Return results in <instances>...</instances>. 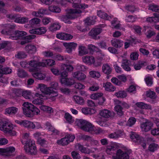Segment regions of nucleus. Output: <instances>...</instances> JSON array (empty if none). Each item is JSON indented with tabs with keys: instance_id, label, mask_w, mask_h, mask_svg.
<instances>
[{
	"instance_id": "56",
	"label": "nucleus",
	"mask_w": 159,
	"mask_h": 159,
	"mask_svg": "<svg viewBox=\"0 0 159 159\" xmlns=\"http://www.w3.org/2000/svg\"><path fill=\"white\" fill-rule=\"evenodd\" d=\"M125 9L133 13L136 10L134 6L132 5H128L125 7Z\"/></svg>"
},
{
	"instance_id": "59",
	"label": "nucleus",
	"mask_w": 159,
	"mask_h": 159,
	"mask_svg": "<svg viewBox=\"0 0 159 159\" xmlns=\"http://www.w3.org/2000/svg\"><path fill=\"white\" fill-rule=\"evenodd\" d=\"M136 121V120L135 118L130 117L128 121L127 125L128 126L131 127L135 124Z\"/></svg>"
},
{
	"instance_id": "43",
	"label": "nucleus",
	"mask_w": 159,
	"mask_h": 159,
	"mask_svg": "<svg viewBox=\"0 0 159 159\" xmlns=\"http://www.w3.org/2000/svg\"><path fill=\"white\" fill-rule=\"evenodd\" d=\"M136 105L138 107L142 109H149L151 108L150 106L143 102L136 103Z\"/></svg>"
},
{
	"instance_id": "23",
	"label": "nucleus",
	"mask_w": 159,
	"mask_h": 159,
	"mask_svg": "<svg viewBox=\"0 0 159 159\" xmlns=\"http://www.w3.org/2000/svg\"><path fill=\"white\" fill-rule=\"evenodd\" d=\"M35 57H33V59H34ZM37 59H33L29 62V65L32 67L36 68L37 67H39L41 66V62H39V60L37 57Z\"/></svg>"
},
{
	"instance_id": "32",
	"label": "nucleus",
	"mask_w": 159,
	"mask_h": 159,
	"mask_svg": "<svg viewBox=\"0 0 159 159\" xmlns=\"http://www.w3.org/2000/svg\"><path fill=\"white\" fill-rule=\"evenodd\" d=\"M122 132L121 130H118L108 135V137L111 139H117L120 137L122 135Z\"/></svg>"
},
{
	"instance_id": "36",
	"label": "nucleus",
	"mask_w": 159,
	"mask_h": 159,
	"mask_svg": "<svg viewBox=\"0 0 159 159\" xmlns=\"http://www.w3.org/2000/svg\"><path fill=\"white\" fill-rule=\"evenodd\" d=\"M61 26L58 23H54L50 25L49 28V30L52 32H54L59 30Z\"/></svg>"
},
{
	"instance_id": "45",
	"label": "nucleus",
	"mask_w": 159,
	"mask_h": 159,
	"mask_svg": "<svg viewBox=\"0 0 159 159\" xmlns=\"http://www.w3.org/2000/svg\"><path fill=\"white\" fill-rule=\"evenodd\" d=\"M115 109L119 116H121L123 115L124 113L123 111V108L120 105H116L115 107Z\"/></svg>"
},
{
	"instance_id": "35",
	"label": "nucleus",
	"mask_w": 159,
	"mask_h": 159,
	"mask_svg": "<svg viewBox=\"0 0 159 159\" xmlns=\"http://www.w3.org/2000/svg\"><path fill=\"white\" fill-rule=\"evenodd\" d=\"M73 69L74 68L71 65L66 64L61 65V69L62 70H65L67 72H71Z\"/></svg>"
},
{
	"instance_id": "25",
	"label": "nucleus",
	"mask_w": 159,
	"mask_h": 159,
	"mask_svg": "<svg viewBox=\"0 0 159 159\" xmlns=\"http://www.w3.org/2000/svg\"><path fill=\"white\" fill-rule=\"evenodd\" d=\"M22 125L28 129H33L35 128V125L34 123L26 120H23Z\"/></svg>"
},
{
	"instance_id": "63",
	"label": "nucleus",
	"mask_w": 159,
	"mask_h": 159,
	"mask_svg": "<svg viewBox=\"0 0 159 159\" xmlns=\"http://www.w3.org/2000/svg\"><path fill=\"white\" fill-rule=\"evenodd\" d=\"M40 22V20L38 18H34L30 21V23L32 25L39 24Z\"/></svg>"
},
{
	"instance_id": "60",
	"label": "nucleus",
	"mask_w": 159,
	"mask_h": 159,
	"mask_svg": "<svg viewBox=\"0 0 159 159\" xmlns=\"http://www.w3.org/2000/svg\"><path fill=\"white\" fill-rule=\"evenodd\" d=\"M145 62L142 61L138 63L135 64L134 66V69L136 70H140L143 66H144Z\"/></svg>"
},
{
	"instance_id": "7",
	"label": "nucleus",
	"mask_w": 159,
	"mask_h": 159,
	"mask_svg": "<svg viewBox=\"0 0 159 159\" xmlns=\"http://www.w3.org/2000/svg\"><path fill=\"white\" fill-rule=\"evenodd\" d=\"M75 138L74 135L67 134L60 140H58L57 143L58 144H60L62 146L66 145L70 142H73Z\"/></svg>"
},
{
	"instance_id": "33",
	"label": "nucleus",
	"mask_w": 159,
	"mask_h": 159,
	"mask_svg": "<svg viewBox=\"0 0 159 159\" xmlns=\"http://www.w3.org/2000/svg\"><path fill=\"white\" fill-rule=\"evenodd\" d=\"M33 76L35 78L41 80H44L46 77L45 74L41 72L34 73L33 74Z\"/></svg>"
},
{
	"instance_id": "55",
	"label": "nucleus",
	"mask_w": 159,
	"mask_h": 159,
	"mask_svg": "<svg viewBox=\"0 0 159 159\" xmlns=\"http://www.w3.org/2000/svg\"><path fill=\"white\" fill-rule=\"evenodd\" d=\"M22 94V96L26 99H30L32 97L30 92L27 91H23Z\"/></svg>"
},
{
	"instance_id": "62",
	"label": "nucleus",
	"mask_w": 159,
	"mask_h": 159,
	"mask_svg": "<svg viewBox=\"0 0 159 159\" xmlns=\"http://www.w3.org/2000/svg\"><path fill=\"white\" fill-rule=\"evenodd\" d=\"M38 34H45L47 31L46 28L45 27H41L37 28Z\"/></svg>"
},
{
	"instance_id": "18",
	"label": "nucleus",
	"mask_w": 159,
	"mask_h": 159,
	"mask_svg": "<svg viewBox=\"0 0 159 159\" xmlns=\"http://www.w3.org/2000/svg\"><path fill=\"white\" fill-rule=\"evenodd\" d=\"M83 61L86 63L91 64L94 63V58L92 56H86L82 57Z\"/></svg>"
},
{
	"instance_id": "48",
	"label": "nucleus",
	"mask_w": 159,
	"mask_h": 159,
	"mask_svg": "<svg viewBox=\"0 0 159 159\" xmlns=\"http://www.w3.org/2000/svg\"><path fill=\"white\" fill-rule=\"evenodd\" d=\"M17 20H16L15 22L19 23H24L27 22L29 20L28 18L26 17H19L18 16Z\"/></svg>"
},
{
	"instance_id": "31",
	"label": "nucleus",
	"mask_w": 159,
	"mask_h": 159,
	"mask_svg": "<svg viewBox=\"0 0 159 159\" xmlns=\"http://www.w3.org/2000/svg\"><path fill=\"white\" fill-rule=\"evenodd\" d=\"M55 61L52 59H47L45 60L44 62H41V66L43 67L47 66H52L55 64Z\"/></svg>"
},
{
	"instance_id": "5",
	"label": "nucleus",
	"mask_w": 159,
	"mask_h": 159,
	"mask_svg": "<svg viewBox=\"0 0 159 159\" xmlns=\"http://www.w3.org/2000/svg\"><path fill=\"white\" fill-rule=\"evenodd\" d=\"M4 29L1 31L2 34L9 36V39H12V36H13L15 33L16 25L10 24H5L3 25Z\"/></svg>"
},
{
	"instance_id": "12",
	"label": "nucleus",
	"mask_w": 159,
	"mask_h": 159,
	"mask_svg": "<svg viewBox=\"0 0 159 159\" xmlns=\"http://www.w3.org/2000/svg\"><path fill=\"white\" fill-rule=\"evenodd\" d=\"M56 37L61 40H68L72 39L73 36L68 33L61 32L56 34Z\"/></svg>"
},
{
	"instance_id": "51",
	"label": "nucleus",
	"mask_w": 159,
	"mask_h": 159,
	"mask_svg": "<svg viewBox=\"0 0 159 159\" xmlns=\"http://www.w3.org/2000/svg\"><path fill=\"white\" fill-rule=\"evenodd\" d=\"M64 117L68 122L71 123L74 122V120L72 118V116L69 113H66L65 114Z\"/></svg>"
},
{
	"instance_id": "13",
	"label": "nucleus",
	"mask_w": 159,
	"mask_h": 159,
	"mask_svg": "<svg viewBox=\"0 0 159 159\" xmlns=\"http://www.w3.org/2000/svg\"><path fill=\"white\" fill-rule=\"evenodd\" d=\"M152 123L149 120H146L141 125V128L143 131L148 132L150 130L153 126Z\"/></svg>"
},
{
	"instance_id": "11",
	"label": "nucleus",
	"mask_w": 159,
	"mask_h": 159,
	"mask_svg": "<svg viewBox=\"0 0 159 159\" xmlns=\"http://www.w3.org/2000/svg\"><path fill=\"white\" fill-rule=\"evenodd\" d=\"M13 36H12V39L18 40L24 39L25 36L27 34V33L23 31L16 30Z\"/></svg>"
},
{
	"instance_id": "6",
	"label": "nucleus",
	"mask_w": 159,
	"mask_h": 159,
	"mask_svg": "<svg viewBox=\"0 0 159 159\" xmlns=\"http://www.w3.org/2000/svg\"><path fill=\"white\" fill-rule=\"evenodd\" d=\"M82 12L81 10L79 9H70L67 11L66 13L70 18L72 20L80 16Z\"/></svg>"
},
{
	"instance_id": "30",
	"label": "nucleus",
	"mask_w": 159,
	"mask_h": 159,
	"mask_svg": "<svg viewBox=\"0 0 159 159\" xmlns=\"http://www.w3.org/2000/svg\"><path fill=\"white\" fill-rule=\"evenodd\" d=\"M26 152L32 155H36L37 153V150L36 146L24 149Z\"/></svg>"
},
{
	"instance_id": "24",
	"label": "nucleus",
	"mask_w": 159,
	"mask_h": 159,
	"mask_svg": "<svg viewBox=\"0 0 159 159\" xmlns=\"http://www.w3.org/2000/svg\"><path fill=\"white\" fill-rule=\"evenodd\" d=\"M111 43L112 45L116 48H120L123 45L122 41L116 39L112 40Z\"/></svg>"
},
{
	"instance_id": "57",
	"label": "nucleus",
	"mask_w": 159,
	"mask_h": 159,
	"mask_svg": "<svg viewBox=\"0 0 159 159\" xmlns=\"http://www.w3.org/2000/svg\"><path fill=\"white\" fill-rule=\"evenodd\" d=\"M89 73L90 76L93 78H99L100 76V73L98 71L93 70L90 72Z\"/></svg>"
},
{
	"instance_id": "16",
	"label": "nucleus",
	"mask_w": 159,
	"mask_h": 159,
	"mask_svg": "<svg viewBox=\"0 0 159 159\" xmlns=\"http://www.w3.org/2000/svg\"><path fill=\"white\" fill-rule=\"evenodd\" d=\"M44 90L45 91L43 92V93L46 94H48L52 97H56L58 95L57 92L52 90V88H48L47 86L46 88H45Z\"/></svg>"
},
{
	"instance_id": "26",
	"label": "nucleus",
	"mask_w": 159,
	"mask_h": 159,
	"mask_svg": "<svg viewBox=\"0 0 159 159\" xmlns=\"http://www.w3.org/2000/svg\"><path fill=\"white\" fill-rule=\"evenodd\" d=\"M76 146L77 147L79 151L81 152L87 154H89L90 153V150L88 148L84 147L83 145L78 143L76 144Z\"/></svg>"
},
{
	"instance_id": "34",
	"label": "nucleus",
	"mask_w": 159,
	"mask_h": 159,
	"mask_svg": "<svg viewBox=\"0 0 159 159\" xmlns=\"http://www.w3.org/2000/svg\"><path fill=\"white\" fill-rule=\"evenodd\" d=\"M46 11L47 10L46 9L41 8L39 9L37 11H33L32 12V14L36 17H40L44 14L45 13Z\"/></svg>"
},
{
	"instance_id": "61",
	"label": "nucleus",
	"mask_w": 159,
	"mask_h": 159,
	"mask_svg": "<svg viewBox=\"0 0 159 159\" xmlns=\"http://www.w3.org/2000/svg\"><path fill=\"white\" fill-rule=\"evenodd\" d=\"M146 96L147 97L153 99H155L156 98V93L153 91L148 92L146 93Z\"/></svg>"
},
{
	"instance_id": "27",
	"label": "nucleus",
	"mask_w": 159,
	"mask_h": 159,
	"mask_svg": "<svg viewBox=\"0 0 159 159\" xmlns=\"http://www.w3.org/2000/svg\"><path fill=\"white\" fill-rule=\"evenodd\" d=\"M18 109L14 107H12L6 109V113L11 115H14L17 112Z\"/></svg>"
},
{
	"instance_id": "40",
	"label": "nucleus",
	"mask_w": 159,
	"mask_h": 159,
	"mask_svg": "<svg viewBox=\"0 0 159 159\" xmlns=\"http://www.w3.org/2000/svg\"><path fill=\"white\" fill-rule=\"evenodd\" d=\"M138 144H139L144 149H145L146 147V141L143 138L141 137L140 136L137 139L136 142Z\"/></svg>"
},
{
	"instance_id": "3",
	"label": "nucleus",
	"mask_w": 159,
	"mask_h": 159,
	"mask_svg": "<svg viewBox=\"0 0 159 159\" xmlns=\"http://www.w3.org/2000/svg\"><path fill=\"white\" fill-rule=\"evenodd\" d=\"M13 129L12 124L6 121L0 120V130L3 131L4 133L14 136L16 134V133L15 131L12 130Z\"/></svg>"
},
{
	"instance_id": "46",
	"label": "nucleus",
	"mask_w": 159,
	"mask_h": 159,
	"mask_svg": "<svg viewBox=\"0 0 159 159\" xmlns=\"http://www.w3.org/2000/svg\"><path fill=\"white\" fill-rule=\"evenodd\" d=\"M159 148L158 145L154 143L150 144L148 147L149 150L152 152L157 150Z\"/></svg>"
},
{
	"instance_id": "17",
	"label": "nucleus",
	"mask_w": 159,
	"mask_h": 159,
	"mask_svg": "<svg viewBox=\"0 0 159 159\" xmlns=\"http://www.w3.org/2000/svg\"><path fill=\"white\" fill-rule=\"evenodd\" d=\"M60 80L61 84L67 86L71 85L75 83V80L73 78H61Z\"/></svg>"
},
{
	"instance_id": "64",
	"label": "nucleus",
	"mask_w": 159,
	"mask_h": 159,
	"mask_svg": "<svg viewBox=\"0 0 159 159\" xmlns=\"http://www.w3.org/2000/svg\"><path fill=\"white\" fill-rule=\"evenodd\" d=\"M71 155L73 159H80L81 158L80 154L75 151H72L71 152Z\"/></svg>"
},
{
	"instance_id": "15",
	"label": "nucleus",
	"mask_w": 159,
	"mask_h": 159,
	"mask_svg": "<svg viewBox=\"0 0 159 159\" xmlns=\"http://www.w3.org/2000/svg\"><path fill=\"white\" fill-rule=\"evenodd\" d=\"M25 50L27 53L30 54H34L37 51L35 46L30 44H28L25 46Z\"/></svg>"
},
{
	"instance_id": "52",
	"label": "nucleus",
	"mask_w": 159,
	"mask_h": 159,
	"mask_svg": "<svg viewBox=\"0 0 159 159\" xmlns=\"http://www.w3.org/2000/svg\"><path fill=\"white\" fill-rule=\"evenodd\" d=\"M40 109L44 111H46L47 112L50 113L53 112L52 108L48 106L42 105L40 107Z\"/></svg>"
},
{
	"instance_id": "44",
	"label": "nucleus",
	"mask_w": 159,
	"mask_h": 159,
	"mask_svg": "<svg viewBox=\"0 0 159 159\" xmlns=\"http://www.w3.org/2000/svg\"><path fill=\"white\" fill-rule=\"evenodd\" d=\"M70 17L68 16V15L66 13V14L62 15L60 16V18L61 21H63L66 23L69 24H71L72 22L70 20L71 19L70 18Z\"/></svg>"
},
{
	"instance_id": "49",
	"label": "nucleus",
	"mask_w": 159,
	"mask_h": 159,
	"mask_svg": "<svg viewBox=\"0 0 159 159\" xmlns=\"http://www.w3.org/2000/svg\"><path fill=\"white\" fill-rule=\"evenodd\" d=\"M88 52L86 50L84 47L80 46L79 47V55L82 56L88 53Z\"/></svg>"
},
{
	"instance_id": "50",
	"label": "nucleus",
	"mask_w": 159,
	"mask_h": 159,
	"mask_svg": "<svg viewBox=\"0 0 159 159\" xmlns=\"http://www.w3.org/2000/svg\"><path fill=\"white\" fill-rule=\"evenodd\" d=\"M27 56V54L23 51H20L17 52L16 55V57L19 59L25 58Z\"/></svg>"
},
{
	"instance_id": "14",
	"label": "nucleus",
	"mask_w": 159,
	"mask_h": 159,
	"mask_svg": "<svg viewBox=\"0 0 159 159\" xmlns=\"http://www.w3.org/2000/svg\"><path fill=\"white\" fill-rule=\"evenodd\" d=\"M63 45L66 48V52L68 53L71 52L72 49H75L77 46V44L74 42L64 43Z\"/></svg>"
},
{
	"instance_id": "37",
	"label": "nucleus",
	"mask_w": 159,
	"mask_h": 159,
	"mask_svg": "<svg viewBox=\"0 0 159 159\" xmlns=\"http://www.w3.org/2000/svg\"><path fill=\"white\" fill-rule=\"evenodd\" d=\"M72 3V7L75 8H78L84 9L88 7V5L85 4H79L80 3L74 2Z\"/></svg>"
},
{
	"instance_id": "28",
	"label": "nucleus",
	"mask_w": 159,
	"mask_h": 159,
	"mask_svg": "<svg viewBox=\"0 0 159 159\" xmlns=\"http://www.w3.org/2000/svg\"><path fill=\"white\" fill-rule=\"evenodd\" d=\"M103 87L105 88L106 90L109 92H113L116 89L115 87L112 85L110 82H107L105 84H104Z\"/></svg>"
},
{
	"instance_id": "2",
	"label": "nucleus",
	"mask_w": 159,
	"mask_h": 159,
	"mask_svg": "<svg viewBox=\"0 0 159 159\" xmlns=\"http://www.w3.org/2000/svg\"><path fill=\"white\" fill-rule=\"evenodd\" d=\"M116 148L114 146L108 145L107 146L106 152L107 154L111 155L112 153H115V156H113L114 159H129V156L126 152H124L120 149L116 151Z\"/></svg>"
},
{
	"instance_id": "53",
	"label": "nucleus",
	"mask_w": 159,
	"mask_h": 159,
	"mask_svg": "<svg viewBox=\"0 0 159 159\" xmlns=\"http://www.w3.org/2000/svg\"><path fill=\"white\" fill-rule=\"evenodd\" d=\"M103 94L102 93H96L91 94L90 96V98L94 100L98 99L100 97H102Z\"/></svg>"
},
{
	"instance_id": "58",
	"label": "nucleus",
	"mask_w": 159,
	"mask_h": 159,
	"mask_svg": "<svg viewBox=\"0 0 159 159\" xmlns=\"http://www.w3.org/2000/svg\"><path fill=\"white\" fill-rule=\"evenodd\" d=\"M140 136L137 134L136 133L132 132L130 134V137L132 140L134 142H136L137 139Z\"/></svg>"
},
{
	"instance_id": "54",
	"label": "nucleus",
	"mask_w": 159,
	"mask_h": 159,
	"mask_svg": "<svg viewBox=\"0 0 159 159\" xmlns=\"http://www.w3.org/2000/svg\"><path fill=\"white\" fill-rule=\"evenodd\" d=\"M148 9L153 11L159 13V6L154 4L150 5Z\"/></svg>"
},
{
	"instance_id": "41",
	"label": "nucleus",
	"mask_w": 159,
	"mask_h": 159,
	"mask_svg": "<svg viewBox=\"0 0 159 159\" xmlns=\"http://www.w3.org/2000/svg\"><path fill=\"white\" fill-rule=\"evenodd\" d=\"M73 98L76 103L80 105H83L84 104V100L83 98L77 95H75L73 97Z\"/></svg>"
},
{
	"instance_id": "29",
	"label": "nucleus",
	"mask_w": 159,
	"mask_h": 159,
	"mask_svg": "<svg viewBox=\"0 0 159 159\" xmlns=\"http://www.w3.org/2000/svg\"><path fill=\"white\" fill-rule=\"evenodd\" d=\"M82 112L85 115H91L95 113L96 110L93 108L87 107L83 108L81 109Z\"/></svg>"
},
{
	"instance_id": "19",
	"label": "nucleus",
	"mask_w": 159,
	"mask_h": 159,
	"mask_svg": "<svg viewBox=\"0 0 159 159\" xmlns=\"http://www.w3.org/2000/svg\"><path fill=\"white\" fill-rule=\"evenodd\" d=\"M112 68L108 64H104L102 65V72L105 74L109 75L112 71Z\"/></svg>"
},
{
	"instance_id": "21",
	"label": "nucleus",
	"mask_w": 159,
	"mask_h": 159,
	"mask_svg": "<svg viewBox=\"0 0 159 159\" xmlns=\"http://www.w3.org/2000/svg\"><path fill=\"white\" fill-rule=\"evenodd\" d=\"M154 16L148 17L147 18V21L150 23H155L159 22V13H154Z\"/></svg>"
},
{
	"instance_id": "9",
	"label": "nucleus",
	"mask_w": 159,
	"mask_h": 159,
	"mask_svg": "<svg viewBox=\"0 0 159 159\" xmlns=\"http://www.w3.org/2000/svg\"><path fill=\"white\" fill-rule=\"evenodd\" d=\"M15 150L13 147H10L6 148H0V154L5 156H11Z\"/></svg>"
},
{
	"instance_id": "47",
	"label": "nucleus",
	"mask_w": 159,
	"mask_h": 159,
	"mask_svg": "<svg viewBox=\"0 0 159 159\" xmlns=\"http://www.w3.org/2000/svg\"><path fill=\"white\" fill-rule=\"evenodd\" d=\"M11 72V70L8 67H5L0 68V74H7Z\"/></svg>"
},
{
	"instance_id": "20",
	"label": "nucleus",
	"mask_w": 159,
	"mask_h": 159,
	"mask_svg": "<svg viewBox=\"0 0 159 159\" xmlns=\"http://www.w3.org/2000/svg\"><path fill=\"white\" fill-rule=\"evenodd\" d=\"M72 75L74 78H76L79 80H84L86 77L85 75L80 71L74 72L73 74Z\"/></svg>"
},
{
	"instance_id": "38",
	"label": "nucleus",
	"mask_w": 159,
	"mask_h": 159,
	"mask_svg": "<svg viewBox=\"0 0 159 159\" xmlns=\"http://www.w3.org/2000/svg\"><path fill=\"white\" fill-rule=\"evenodd\" d=\"M17 72L18 76L20 78H23L28 76L27 72L22 69H18Z\"/></svg>"
},
{
	"instance_id": "4",
	"label": "nucleus",
	"mask_w": 159,
	"mask_h": 159,
	"mask_svg": "<svg viewBox=\"0 0 159 159\" xmlns=\"http://www.w3.org/2000/svg\"><path fill=\"white\" fill-rule=\"evenodd\" d=\"M77 125L84 131L92 133L95 130V127L92 124L86 120L80 119L77 122Z\"/></svg>"
},
{
	"instance_id": "10",
	"label": "nucleus",
	"mask_w": 159,
	"mask_h": 159,
	"mask_svg": "<svg viewBox=\"0 0 159 159\" xmlns=\"http://www.w3.org/2000/svg\"><path fill=\"white\" fill-rule=\"evenodd\" d=\"M100 116L105 118L112 117L115 115V113L107 109H103L100 110L99 112Z\"/></svg>"
},
{
	"instance_id": "22",
	"label": "nucleus",
	"mask_w": 159,
	"mask_h": 159,
	"mask_svg": "<svg viewBox=\"0 0 159 159\" xmlns=\"http://www.w3.org/2000/svg\"><path fill=\"white\" fill-rule=\"evenodd\" d=\"M21 142L23 144H24V143L25 142V145L24 147V149H27V148H30V147H31L35 146V142L29 139L26 141L22 140Z\"/></svg>"
},
{
	"instance_id": "39",
	"label": "nucleus",
	"mask_w": 159,
	"mask_h": 159,
	"mask_svg": "<svg viewBox=\"0 0 159 159\" xmlns=\"http://www.w3.org/2000/svg\"><path fill=\"white\" fill-rule=\"evenodd\" d=\"M115 95L118 98H124L127 96V93L125 91L121 90L115 93Z\"/></svg>"
},
{
	"instance_id": "8",
	"label": "nucleus",
	"mask_w": 159,
	"mask_h": 159,
	"mask_svg": "<svg viewBox=\"0 0 159 159\" xmlns=\"http://www.w3.org/2000/svg\"><path fill=\"white\" fill-rule=\"evenodd\" d=\"M102 29L100 28H93L89 32V35L93 39L97 40L100 38L99 36H98L102 32Z\"/></svg>"
},
{
	"instance_id": "42",
	"label": "nucleus",
	"mask_w": 159,
	"mask_h": 159,
	"mask_svg": "<svg viewBox=\"0 0 159 159\" xmlns=\"http://www.w3.org/2000/svg\"><path fill=\"white\" fill-rule=\"evenodd\" d=\"M49 10L53 12L59 13L61 11L60 8L57 6L51 5L49 7Z\"/></svg>"
},
{
	"instance_id": "1",
	"label": "nucleus",
	"mask_w": 159,
	"mask_h": 159,
	"mask_svg": "<svg viewBox=\"0 0 159 159\" xmlns=\"http://www.w3.org/2000/svg\"><path fill=\"white\" fill-rule=\"evenodd\" d=\"M22 106L23 113L27 117H32L35 114H38L40 112L39 110L31 103L25 102Z\"/></svg>"
}]
</instances>
